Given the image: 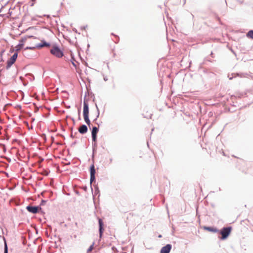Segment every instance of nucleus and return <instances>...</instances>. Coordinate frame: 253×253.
Returning <instances> with one entry per match:
<instances>
[{
	"label": "nucleus",
	"instance_id": "nucleus-5",
	"mask_svg": "<svg viewBox=\"0 0 253 253\" xmlns=\"http://www.w3.org/2000/svg\"><path fill=\"white\" fill-rule=\"evenodd\" d=\"M18 56L17 53H15L7 61L6 68H9L16 61Z\"/></svg>",
	"mask_w": 253,
	"mask_h": 253
},
{
	"label": "nucleus",
	"instance_id": "nucleus-13",
	"mask_svg": "<svg viewBox=\"0 0 253 253\" xmlns=\"http://www.w3.org/2000/svg\"><path fill=\"white\" fill-rule=\"evenodd\" d=\"M247 36L252 39H253V30H250L247 34Z\"/></svg>",
	"mask_w": 253,
	"mask_h": 253
},
{
	"label": "nucleus",
	"instance_id": "nucleus-4",
	"mask_svg": "<svg viewBox=\"0 0 253 253\" xmlns=\"http://www.w3.org/2000/svg\"><path fill=\"white\" fill-rule=\"evenodd\" d=\"M29 39L36 40V39L33 36L23 38L20 41V43L16 46V51L20 50L23 47L24 43L26 42Z\"/></svg>",
	"mask_w": 253,
	"mask_h": 253
},
{
	"label": "nucleus",
	"instance_id": "nucleus-6",
	"mask_svg": "<svg viewBox=\"0 0 253 253\" xmlns=\"http://www.w3.org/2000/svg\"><path fill=\"white\" fill-rule=\"evenodd\" d=\"M49 44L46 43L44 42L42 44H34L32 46H27L26 47L25 49H34L36 48H40L44 46H49Z\"/></svg>",
	"mask_w": 253,
	"mask_h": 253
},
{
	"label": "nucleus",
	"instance_id": "nucleus-17",
	"mask_svg": "<svg viewBox=\"0 0 253 253\" xmlns=\"http://www.w3.org/2000/svg\"><path fill=\"white\" fill-rule=\"evenodd\" d=\"M92 250V246H90V248L88 249V251L89 252L91 251Z\"/></svg>",
	"mask_w": 253,
	"mask_h": 253
},
{
	"label": "nucleus",
	"instance_id": "nucleus-10",
	"mask_svg": "<svg viewBox=\"0 0 253 253\" xmlns=\"http://www.w3.org/2000/svg\"><path fill=\"white\" fill-rule=\"evenodd\" d=\"M98 131V128L96 126L93 127L91 134H92V140L93 141H96V135Z\"/></svg>",
	"mask_w": 253,
	"mask_h": 253
},
{
	"label": "nucleus",
	"instance_id": "nucleus-9",
	"mask_svg": "<svg viewBox=\"0 0 253 253\" xmlns=\"http://www.w3.org/2000/svg\"><path fill=\"white\" fill-rule=\"evenodd\" d=\"M171 249V246L168 244L166 246L163 247L161 250V253H169Z\"/></svg>",
	"mask_w": 253,
	"mask_h": 253
},
{
	"label": "nucleus",
	"instance_id": "nucleus-18",
	"mask_svg": "<svg viewBox=\"0 0 253 253\" xmlns=\"http://www.w3.org/2000/svg\"><path fill=\"white\" fill-rule=\"evenodd\" d=\"M129 215H131V216H133V214H132V213H129Z\"/></svg>",
	"mask_w": 253,
	"mask_h": 253
},
{
	"label": "nucleus",
	"instance_id": "nucleus-7",
	"mask_svg": "<svg viewBox=\"0 0 253 253\" xmlns=\"http://www.w3.org/2000/svg\"><path fill=\"white\" fill-rule=\"evenodd\" d=\"M39 207H33V206H27L26 207V209L27 210V211L30 212H31L32 213H36L38 212L39 211Z\"/></svg>",
	"mask_w": 253,
	"mask_h": 253
},
{
	"label": "nucleus",
	"instance_id": "nucleus-8",
	"mask_svg": "<svg viewBox=\"0 0 253 253\" xmlns=\"http://www.w3.org/2000/svg\"><path fill=\"white\" fill-rule=\"evenodd\" d=\"M95 169L94 165L90 167V183H92L95 180Z\"/></svg>",
	"mask_w": 253,
	"mask_h": 253
},
{
	"label": "nucleus",
	"instance_id": "nucleus-14",
	"mask_svg": "<svg viewBox=\"0 0 253 253\" xmlns=\"http://www.w3.org/2000/svg\"><path fill=\"white\" fill-rule=\"evenodd\" d=\"M35 38L36 39V40H37V39L36 38ZM33 41H35V40H33V39H29V40L27 41V42H29L30 44H31V46H33V45L34 44V43H33Z\"/></svg>",
	"mask_w": 253,
	"mask_h": 253
},
{
	"label": "nucleus",
	"instance_id": "nucleus-12",
	"mask_svg": "<svg viewBox=\"0 0 253 253\" xmlns=\"http://www.w3.org/2000/svg\"><path fill=\"white\" fill-rule=\"evenodd\" d=\"M98 221H99V234H100V236L101 237L102 235L103 231V222L102 219L100 218L99 219Z\"/></svg>",
	"mask_w": 253,
	"mask_h": 253
},
{
	"label": "nucleus",
	"instance_id": "nucleus-3",
	"mask_svg": "<svg viewBox=\"0 0 253 253\" xmlns=\"http://www.w3.org/2000/svg\"><path fill=\"white\" fill-rule=\"evenodd\" d=\"M231 231V227H225L222 229L220 231L221 235V239L224 240L226 239L230 235Z\"/></svg>",
	"mask_w": 253,
	"mask_h": 253
},
{
	"label": "nucleus",
	"instance_id": "nucleus-15",
	"mask_svg": "<svg viewBox=\"0 0 253 253\" xmlns=\"http://www.w3.org/2000/svg\"><path fill=\"white\" fill-rule=\"evenodd\" d=\"M4 253H8V248H7V245L6 243H5V245H4Z\"/></svg>",
	"mask_w": 253,
	"mask_h": 253
},
{
	"label": "nucleus",
	"instance_id": "nucleus-19",
	"mask_svg": "<svg viewBox=\"0 0 253 253\" xmlns=\"http://www.w3.org/2000/svg\"><path fill=\"white\" fill-rule=\"evenodd\" d=\"M158 237H159V238H161L162 237V235H159Z\"/></svg>",
	"mask_w": 253,
	"mask_h": 253
},
{
	"label": "nucleus",
	"instance_id": "nucleus-11",
	"mask_svg": "<svg viewBox=\"0 0 253 253\" xmlns=\"http://www.w3.org/2000/svg\"><path fill=\"white\" fill-rule=\"evenodd\" d=\"M87 131V126L84 125H82L79 128V131L81 134H84Z\"/></svg>",
	"mask_w": 253,
	"mask_h": 253
},
{
	"label": "nucleus",
	"instance_id": "nucleus-16",
	"mask_svg": "<svg viewBox=\"0 0 253 253\" xmlns=\"http://www.w3.org/2000/svg\"><path fill=\"white\" fill-rule=\"evenodd\" d=\"M3 52H4V51H2L0 52V58H0V61H1V62L3 61V60L2 59V56H3Z\"/></svg>",
	"mask_w": 253,
	"mask_h": 253
},
{
	"label": "nucleus",
	"instance_id": "nucleus-1",
	"mask_svg": "<svg viewBox=\"0 0 253 253\" xmlns=\"http://www.w3.org/2000/svg\"><path fill=\"white\" fill-rule=\"evenodd\" d=\"M83 116L84 121L89 126L90 122L89 119V108L87 103L85 101L84 102Z\"/></svg>",
	"mask_w": 253,
	"mask_h": 253
},
{
	"label": "nucleus",
	"instance_id": "nucleus-2",
	"mask_svg": "<svg viewBox=\"0 0 253 253\" xmlns=\"http://www.w3.org/2000/svg\"><path fill=\"white\" fill-rule=\"evenodd\" d=\"M50 53L58 58L62 57L63 56V52L56 46H53L50 49Z\"/></svg>",
	"mask_w": 253,
	"mask_h": 253
}]
</instances>
